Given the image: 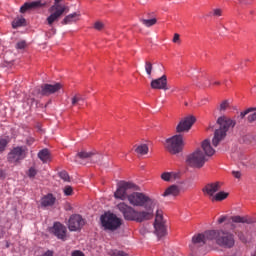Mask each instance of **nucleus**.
<instances>
[{"mask_svg":"<svg viewBox=\"0 0 256 256\" xmlns=\"http://www.w3.org/2000/svg\"><path fill=\"white\" fill-rule=\"evenodd\" d=\"M104 27L105 24H103V22L97 21L94 23V29H96V31H103Z\"/></svg>","mask_w":256,"mask_h":256,"instance_id":"38","label":"nucleus"},{"mask_svg":"<svg viewBox=\"0 0 256 256\" xmlns=\"http://www.w3.org/2000/svg\"><path fill=\"white\" fill-rule=\"evenodd\" d=\"M186 163L190 167H195L196 169H201L207 163V157L201 151V149H197L192 154L188 155L186 158Z\"/></svg>","mask_w":256,"mask_h":256,"instance_id":"6","label":"nucleus"},{"mask_svg":"<svg viewBox=\"0 0 256 256\" xmlns=\"http://www.w3.org/2000/svg\"><path fill=\"white\" fill-rule=\"evenodd\" d=\"M85 225V220H83V217L79 214H74L70 216L68 220V229L69 231H79L81 227Z\"/></svg>","mask_w":256,"mask_h":256,"instance_id":"11","label":"nucleus"},{"mask_svg":"<svg viewBox=\"0 0 256 256\" xmlns=\"http://www.w3.org/2000/svg\"><path fill=\"white\" fill-rule=\"evenodd\" d=\"M155 234L159 239L167 235V226H165V220H163V212L161 210L156 211V217L154 221Z\"/></svg>","mask_w":256,"mask_h":256,"instance_id":"8","label":"nucleus"},{"mask_svg":"<svg viewBox=\"0 0 256 256\" xmlns=\"http://www.w3.org/2000/svg\"><path fill=\"white\" fill-rule=\"evenodd\" d=\"M183 136L178 134L166 140V149L171 155H177L183 151Z\"/></svg>","mask_w":256,"mask_h":256,"instance_id":"7","label":"nucleus"},{"mask_svg":"<svg viewBox=\"0 0 256 256\" xmlns=\"http://www.w3.org/2000/svg\"><path fill=\"white\" fill-rule=\"evenodd\" d=\"M45 5H47V2L43 0L26 2L23 6L20 7V13H27V11H31L32 9H42V7H45Z\"/></svg>","mask_w":256,"mask_h":256,"instance_id":"15","label":"nucleus"},{"mask_svg":"<svg viewBox=\"0 0 256 256\" xmlns=\"http://www.w3.org/2000/svg\"><path fill=\"white\" fill-rule=\"evenodd\" d=\"M140 1V3H143V1H145V0H139Z\"/></svg>","mask_w":256,"mask_h":256,"instance_id":"63","label":"nucleus"},{"mask_svg":"<svg viewBox=\"0 0 256 256\" xmlns=\"http://www.w3.org/2000/svg\"><path fill=\"white\" fill-rule=\"evenodd\" d=\"M179 193H181V189L179 188V186L171 185L164 191L162 197H177Z\"/></svg>","mask_w":256,"mask_h":256,"instance_id":"20","label":"nucleus"},{"mask_svg":"<svg viewBox=\"0 0 256 256\" xmlns=\"http://www.w3.org/2000/svg\"><path fill=\"white\" fill-rule=\"evenodd\" d=\"M27 47V42L25 40H22L16 44V49H25Z\"/></svg>","mask_w":256,"mask_h":256,"instance_id":"42","label":"nucleus"},{"mask_svg":"<svg viewBox=\"0 0 256 256\" xmlns=\"http://www.w3.org/2000/svg\"><path fill=\"white\" fill-rule=\"evenodd\" d=\"M52 32H53V34H55V29L54 28H52Z\"/></svg>","mask_w":256,"mask_h":256,"instance_id":"61","label":"nucleus"},{"mask_svg":"<svg viewBox=\"0 0 256 256\" xmlns=\"http://www.w3.org/2000/svg\"><path fill=\"white\" fill-rule=\"evenodd\" d=\"M118 256H127V253L124 251L118 250Z\"/></svg>","mask_w":256,"mask_h":256,"instance_id":"55","label":"nucleus"},{"mask_svg":"<svg viewBox=\"0 0 256 256\" xmlns=\"http://www.w3.org/2000/svg\"><path fill=\"white\" fill-rule=\"evenodd\" d=\"M235 234L237 235L239 241H241V243H249V238L247 237V235H249V233L247 232H235Z\"/></svg>","mask_w":256,"mask_h":256,"instance_id":"29","label":"nucleus"},{"mask_svg":"<svg viewBox=\"0 0 256 256\" xmlns=\"http://www.w3.org/2000/svg\"><path fill=\"white\" fill-rule=\"evenodd\" d=\"M201 147L204 151L205 157H213V155H215V149L211 146V141L209 139L204 140Z\"/></svg>","mask_w":256,"mask_h":256,"instance_id":"19","label":"nucleus"},{"mask_svg":"<svg viewBox=\"0 0 256 256\" xmlns=\"http://www.w3.org/2000/svg\"><path fill=\"white\" fill-rule=\"evenodd\" d=\"M240 5H251L253 0H239Z\"/></svg>","mask_w":256,"mask_h":256,"instance_id":"47","label":"nucleus"},{"mask_svg":"<svg viewBox=\"0 0 256 256\" xmlns=\"http://www.w3.org/2000/svg\"><path fill=\"white\" fill-rule=\"evenodd\" d=\"M62 87L61 83L42 84L34 89L33 94L38 97H49V95H53L61 91Z\"/></svg>","mask_w":256,"mask_h":256,"instance_id":"5","label":"nucleus"},{"mask_svg":"<svg viewBox=\"0 0 256 256\" xmlns=\"http://www.w3.org/2000/svg\"><path fill=\"white\" fill-rule=\"evenodd\" d=\"M64 194L69 196V195H73V187L71 186H66L64 188Z\"/></svg>","mask_w":256,"mask_h":256,"instance_id":"44","label":"nucleus"},{"mask_svg":"<svg viewBox=\"0 0 256 256\" xmlns=\"http://www.w3.org/2000/svg\"><path fill=\"white\" fill-rule=\"evenodd\" d=\"M35 175H37V170H35V168H30L28 170V177L33 178Z\"/></svg>","mask_w":256,"mask_h":256,"instance_id":"45","label":"nucleus"},{"mask_svg":"<svg viewBox=\"0 0 256 256\" xmlns=\"http://www.w3.org/2000/svg\"><path fill=\"white\" fill-rule=\"evenodd\" d=\"M179 39H180V36H179V34H174V37H173V43H179Z\"/></svg>","mask_w":256,"mask_h":256,"instance_id":"51","label":"nucleus"},{"mask_svg":"<svg viewBox=\"0 0 256 256\" xmlns=\"http://www.w3.org/2000/svg\"><path fill=\"white\" fill-rule=\"evenodd\" d=\"M91 153L92 152L87 151L78 152L75 156V161H77V159H91Z\"/></svg>","mask_w":256,"mask_h":256,"instance_id":"31","label":"nucleus"},{"mask_svg":"<svg viewBox=\"0 0 256 256\" xmlns=\"http://www.w3.org/2000/svg\"><path fill=\"white\" fill-rule=\"evenodd\" d=\"M128 189H135V184L125 181L120 182L116 192L114 193L115 199H120L121 201L129 199V195L127 194Z\"/></svg>","mask_w":256,"mask_h":256,"instance_id":"9","label":"nucleus"},{"mask_svg":"<svg viewBox=\"0 0 256 256\" xmlns=\"http://www.w3.org/2000/svg\"><path fill=\"white\" fill-rule=\"evenodd\" d=\"M90 160L92 163H101L103 156L100 153L91 152Z\"/></svg>","mask_w":256,"mask_h":256,"instance_id":"30","label":"nucleus"},{"mask_svg":"<svg viewBox=\"0 0 256 256\" xmlns=\"http://www.w3.org/2000/svg\"><path fill=\"white\" fill-rule=\"evenodd\" d=\"M152 89H162L163 91H168L169 87L167 86V76L163 75L160 78L154 79L151 81Z\"/></svg>","mask_w":256,"mask_h":256,"instance_id":"16","label":"nucleus"},{"mask_svg":"<svg viewBox=\"0 0 256 256\" xmlns=\"http://www.w3.org/2000/svg\"><path fill=\"white\" fill-rule=\"evenodd\" d=\"M85 101V98L81 94H76L71 99L72 107H77V105H81Z\"/></svg>","mask_w":256,"mask_h":256,"instance_id":"26","label":"nucleus"},{"mask_svg":"<svg viewBox=\"0 0 256 256\" xmlns=\"http://www.w3.org/2000/svg\"><path fill=\"white\" fill-rule=\"evenodd\" d=\"M59 177L63 179V181H69V174L67 171L59 172Z\"/></svg>","mask_w":256,"mask_h":256,"instance_id":"40","label":"nucleus"},{"mask_svg":"<svg viewBox=\"0 0 256 256\" xmlns=\"http://www.w3.org/2000/svg\"><path fill=\"white\" fill-rule=\"evenodd\" d=\"M251 111H256V108H248L247 110L243 111L240 113V117L243 119L245 115H249Z\"/></svg>","mask_w":256,"mask_h":256,"instance_id":"43","label":"nucleus"},{"mask_svg":"<svg viewBox=\"0 0 256 256\" xmlns=\"http://www.w3.org/2000/svg\"><path fill=\"white\" fill-rule=\"evenodd\" d=\"M212 13L214 17H221V15H223V10L216 8L212 10Z\"/></svg>","mask_w":256,"mask_h":256,"instance_id":"41","label":"nucleus"},{"mask_svg":"<svg viewBox=\"0 0 256 256\" xmlns=\"http://www.w3.org/2000/svg\"><path fill=\"white\" fill-rule=\"evenodd\" d=\"M25 25V18H17L12 22L13 29H17L18 27H23Z\"/></svg>","mask_w":256,"mask_h":256,"instance_id":"34","label":"nucleus"},{"mask_svg":"<svg viewBox=\"0 0 256 256\" xmlns=\"http://www.w3.org/2000/svg\"><path fill=\"white\" fill-rule=\"evenodd\" d=\"M77 17H79V14L77 12L67 15L62 20V25H71V23H75V21H77Z\"/></svg>","mask_w":256,"mask_h":256,"instance_id":"24","label":"nucleus"},{"mask_svg":"<svg viewBox=\"0 0 256 256\" xmlns=\"http://www.w3.org/2000/svg\"><path fill=\"white\" fill-rule=\"evenodd\" d=\"M209 85H211L210 82H208V84H204V87H209Z\"/></svg>","mask_w":256,"mask_h":256,"instance_id":"59","label":"nucleus"},{"mask_svg":"<svg viewBox=\"0 0 256 256\" xmlns=\"http://www.w3.org/2000/svg\"><path fill=\"white\" fill-rule=\"evenodd\" d=\"M135 152L138 153V155H147V153H149V146H147V144H141L136 147Z\"/></svg>","mask_w":256,"mask_h":256,"instance_id":"27","label":"nucleus"},{"mask_svg":"<svg viewBox=\"0 0 256 256\" xmlns=\"http://www.w3.org/2000/svg\"><path fill=\"white\" fill-rule=\"evenodd\" d=\"M251 256H256V250L251 254Z\"/></svg>","mask_w":256,"mask_h":256,"instance_id":"60","label":"nucleus"},{"mask_svg":"<svg viewBox=\"0 0 256 256\" xmlns=\"http://www.w3.org/2000/svg\"><path fill=\"white\" fill-rule=\"evenodd\" d=\"M60 1H63V0H54V5H52L49 8V11H53L55 9H58V10L63 9V11H65L66 13H69V7H67L65 5H61Z\"/></svg>","mask_w":256,"mask_h":256,"instance_id":"25","label":"nucleus"},{"mask_svg":"<svg viewBox=\"0 0 256 256\" xmlns=\"http://www.w3.org/2000/svg\"><path fill=\"white\" fill-rule=\"evenodd\" d=\"M245 159H247V156H245V154H243V153H240L239 160L240 161H245Z\"/></svg>","mask_w":256,"mask_h":256,"instance_id":"54","label":"nucleus"},{"mask_svg":"<svg viewBox=\"0 0 256 256\" xmlns=\"http://www.w3.org/2000/svg\"><path fill=\"white\" fill-rule=\"evenodd\" d=\"M218 191H221V182L208 183L202 189V193H204L206 197H210L211 199L215 197V193H218Z\"/></svg>","mask_w":256,"mask_h":256,"instance_id":"14","label":"nucleus"},{"mask_svg":"<svg viewBox=\"0 0 256 256\" xmlns=\"http://www.w3.org/2000/svg\"><path fill=\"white\" fill-rule=\"evenodd\" d=\"M172 177H173V173H171V172H164L161 175V179L163 181H171Z\"/></svg>","mask_w":256,"mask_h":256,"instance_id":"37","label":"nucleus"},{"mask_svg":"<svg viewBox=\"0 0 256 256\" xmlns=\"http://www.w3.org/2000/svg\"><path fill=\"white\" fill-rule=\"evenodd\" d=\"M100 221L104 229H108V231H115L121 227V218L113 213L102 215Z\"/></svg>","mask_w":256,"mask_h":256,"instance_id":"4","label":"nucleus"},{"mask_svg":"<svg viewBox=\"0 0 256 256\" xmlns=\"http://www.w3.org/2000/svg\"><path fill=\"white\" fill-rule=\"evenodd\" d=\"M217 125L219 128L215 130L214 137L212 139V145L217 147L225 137H227V131L231 129V127H235L236 122L227 116H220L217 119Z\"/></svg>","mask_w":256,"mask_h":256,"instance_id":"2","label":"nucleus"},{"mask_svg":"<svg viewBox=\"0 0 256 256\" xmlns=\"http://www.w3.org/2000/svg\"><path fill=\"white\" fill-rule=\"evenodd\" d=\"M41 256H53V251L48 250L44 254H42Z\"/></svg>","mask_w":256,"mask_h":256,"instance_id":"53","label":"nucleus"},{"mask_svg":"<svg viewBox=\"0 0 256 256\" xmlns=\"http://www.w3.org/2000/svg\"><path fill=\"white\" fill-rule=\"evenodd\" d=\"M38 158L43 163H49L51 161V152H49V149H43L38 153Z\"/></svg>","mask_w":256,"mask_h":256,"instance_id":"23","label":"nucleus"},{"mask_svg":"<svg viewBox=\"0 0 256 256\" xmlns=\"http://www.w3.org/2000/svg\"><path fill=\"white\" fill-rule=\"evenodd\" d=\"M229 107V101L224 100L221 104H220V108L219 111H227V108Z\"/></svg>","mask_w":256,"mask_h":256,"instance_id":"39","label":"nucleus"},{"mask_svg":"<svg viewBox=\"0 0 256 256\" xmlns=\"http://www.w3.org/2000/svg\"><path fill=\"white\" fill-rule=\"evenodd\" d=\"M51 233L61 241H67V227L60 222H55L51 228Z\"/></svg>","mask_w":256,"mask_h":256,"instance_id":"12","label":"nucleus"},{"mask_svg":"<svg viewBox=\"0 0 256 256\" xmlns=\"http://www.w3.org/2000/svg\"><path fill=\"white\" fill-rule=\"evenodd\" d=\"M231 227H232V229H234V228H235V226H234L233 224L231 225Z\"/></svg>","mask_w":256,"mask_h":256,"instance_id":"62","label":"nucleus"},{"mask_svg":"<svg viewBox=\"0 0 256 256\" xmlns=\"http://www.w3.org/2000/svg\"><path fill=\"white\" fill-rule=\"evenodd\" d=\"M197 121L194 116H188L182 119L176 127L177 133H184L185 131H189L193 124Z\"/></svg>","mask_w":256,"mask_h":256,"instance_id":"13","label":"nucleus"},{"mask_svg":"<svg viewBox=\"0 0 256 256\" xmlns=\"http://www.w3.org/2000/svg\"><path fill=\"white\" fill-rule=\"evenodd\" d=\"M175 91H179V88L175 87L171 90L172 93H175Z\"/></svg>","mask_w":256,"mask_h":256,"instance_id":"56","label":"nucleus"},{"mask_svg":"<svg viewBox=\"0 0 256 256\" xmlns=\"http://www.w3.org/2000/svg\"><path fill=\"white\" fill-rule=\"evenodd\" d=\"M247 62H249V59H246Z\"/></svg>","mask_w":256,"mask_h":256,"instance_id":"64","label":"nucleus"},{"mask_svg":"<svg viewBox=\"0 0 256 256\" xmlns=\"http://www.w3.org/2000/svg\"><path fill=\"white\" fill-rule=\"evenodd\" d=\"M205 241H213L217 243V237L219 235V230H208L203 233Z\"/></svg>","mask_w":256,"mask_h":256,"instance_id":"22","label":"nucleus"},{"mask_svg":"<svg viewBox=\"0 0 256 256\" xmlns=\"http://www.w3.org/2000/svg\"><path fill=\"white\" fill-rule=\"evenodd\" d=\"M226 219H227V217L222 216V217H220V218L218 219V223H219V224L225 223Z\"/></svg>","mask_w":256,"mask_h":256,"instance_id":"52","label":"nucleus"},{"mask_svg":"<svg viewBox=\"0 0 256 256\" xmlns=\"http://www.w3.org/2000/svg\"><path fill=\"white\" fill-rule=\"evenodd\" d=\"M231 221L232 223H251V220H247V218L241 216H232Z\"/></svg>","mask_w":256,"mask_h":256,"instance_id":"33","label":"nucleus"},{"mask_svg":"<svg viewBox=\"0 0 256 256\" xmlns=\"http://www.w3.org/2000/svg\"><path fill=\"white\" fill-rule=\"evenodd\" d=\"M145 71L149 77H151V73H153V64L149 61L145 62Z\"/></svg>","mask_w":256,"mask_h":256,"instance_id":"35","label":"nucleus"},{"mask_svg":"<svg viewBox=\"0 0 256 256\" xmlns=\"http://www.w3.org/2000/svg\"><path fill=\"white\" fill-rule=\"evenodd\" d=\"M216 245L225 249H233L235 247V235L227 230H218Z\"/></svg>","mask_w":256,"mask_h":256,"instance_id":"3","label":"nucleus"},{"mask_svg":"<svg viewBox=\"0 0 256 256\" xmlns=\"http://www.w3.org/2000/svg\"><path fill=\"white\" fill-rule=\"evenodd\" d=\"M142 25L145 27H153V25L157 24V20L155 18L152 19H140Z\"/></svg>","mask_w":256,"mask_h":256,"instance_id":"32","label":"nucleus"},{"mask_svg":"<svg viewBox=\"0 0 256 256\" xmlns=\"http://www.w3.org/2000/svg\"><path fill=\"white\" fill-rule=\"evenodd\" d=\"M229 197V193L220 191L214 195L212 201H225Z\"/></svg>","mask_w":256,"mask_h":256,"instance_id":"28","label":"nucleus"},{"mask_svg":"<svg viewBox=\"0 0 256 256\" xmlns=\"http://www.w3.org/2000/svg\"><path fill=\"white\" fill-rule=\"evenodd\" d=\"M128 201L133 207H144L145 210L138 211L125 202L119 203L117 209L122 213L125 221L143 223L145 221H151L155 216V207H157L155 199H151L141 192H134L128 195Z\"/></svg>","mask_w":256,"mask_h":256,"instance_id":"1","label":"nucleus"},{"mask_svg":"<svg viewBox=\"0 0 256 256\" xmlns=\"http://www.w3.org/2000/svg\"><path fill=\"white\" fill-rule=\"evenodd\" d=\"M25 147H15L11 150V152L8 154V161L9 163H19V161H22L26 157Z\"/></svg>","mask_w":256,"mask_h":256,"instance_id":"10","label":"nucleus"},{"mask_svg":"<svg viewBox=\"0 0 256 256\" xmlns=\"http://www.w3.org/2000/svg\"><path fill=\"white\" fill-rule=\"evenodd\" d=\"M8 144H9V141H7V139L0 138V153H3V151H5Z\"/></svg>","mask_w":256,"mask_h":256,"instance_id":"36","label":"nucleus"},{"mask_svg":"<svg viewBox=\"0 0 256 256\" xmlns=\"http://www.w3.org/2000/svg\"><path fill=\"white\" fill-rule=\"evenodd\" d=\"M249 13H250L251 15H255V10H250Z\"/></svg>","mask_w":256,"mask_h":256,"instance_id":"57","label":"nucleus"},{"mask_svg":"<svg viewBox=\"0 0 256 256\" xmlns=\"http://www.w3.org/2000/svg\"><path fill=\"white\" fill-rule=\"evenodd\" d=\"M119 250H110L109 251V255L110 256H119Z\"/></svg>","mask_w":256,"mask_h":256,"instance_id":"50","label":"nucleus"},{"mask_svg":"<svg viewBox=\"0 0 256 256\" xmlns=\"http://www.w3.org/2000/svg\"><path fill=\"white\" fill-rule=\"evenodd\" d=\"M55 201H57V198L53 196V194H48L41 199V205L42 207H53L55 205Z\"/></svg>","mask_w":256,"mask_h":256,"instance_id":"21","label":"nucleus"},{"mask_svg":"<svg viewBox=\"0 0 256 256\" xmlns=\"http://www.w3.org/2000/svg\"><path fill=\"white\" fill-rule=\"evenodd\" d=\"M206 243L204 234H197L192 237V244L190 245V248L192 251H195L196 247H203Z\"/></svg>","mask_w":256,"mask_h":256,"instance_id":"18","label":"nucleus"},{"mask_svg":"<svg viewBox=\"0 0 256 256\" xmlns=\"http://www.w3.org/2000/svg\"><path fill=\"white\" fill-rule=\"evenodd\" d=\"M232 175H233V177H235V179H241L240 171H232Z\"/></svg>","mask_w":256,"mask_h":256,"instance_id":"49","label":"nucleus"},{"mask_svg":"<svg viewBox=\"0 0 256 256\" xmlns=\"http://www.w3.org/2000/svg\"><path fill=\"white\" fill-rule=\"evenodd\" d=\"M49 13H51L46 21H47V25H49V27H53V24L55 23V21H59V19H61V16L63 15V13H66L63 9H54L53 11H49Z\"/></svg>","mask_w":256,"mask_h":256,"instance_id":"17","label":"nucleus"},{"mask_svg":"<svg viewBox=\"0 0 256 256\" xmlns=\"http://www.w3.org/2000/svg\"><path fill=\"white\" fill-rule=\"evenodd\" d=\"M72 256H85V253L80 250H75L72 252Z\"/></svg>","mask_w":256,"mask_h":256,"instance_id":"48","label":"nucleus"},{"mask_svg":"<svg viewBox=\"0 0 256 256\" xmlns=\"http://www.w3.org/2000/svg\"><path fill=\"white\" fill-rule=\"evenodd\" d=\"M214 85H221V82L216 81V82H214Z\"/></svg>","mask_w":256,"mask_h":256,"instance_id":"58","label":"nucleus"},{"mask_svg":"<svg viewBox=\"0 0 256 256\" xmlns=\"http://www.w3.org/2000/svg\"><path fill=\"white\" fill-rule=\"evenodd\" d=\"M248 121H249V123H253V121H256V112H254L248 116Z\"/></svg>","mask_w":256,"mask_h":256,"instance_id":"46","label":"nucleus"}]
</instances>
